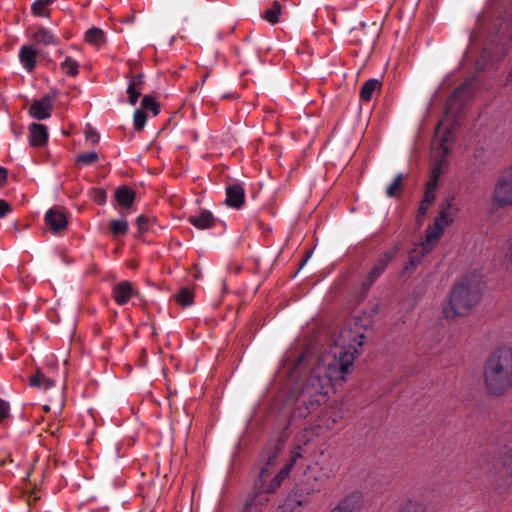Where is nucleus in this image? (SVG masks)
Instances as JSON below:
<instances>
[{"label": "nucleus", "mask_w": 512, "mask_h": 512, "mask_svg": "<svg viewBox=\"0 0 512 512\" xmlns=\"http://www.w3.org/2000/svg\"><path fill=\"white\" fill-rule=\"evenodd\" d=\"M354 356L349 352L334 354L330 361L313 369L304 383H297L288 393L285 409L288 412L286 423L281 428L277 439L269 443L262 451L260 461L264 463L262 468L275 465L276 459L289 439L292 432L304 426V420L308 415L314 414L322 404L326 402L327 392L331 381L342 378L353 364Z\"/></svg>", "instance_id": "nucleus-1"}, {"label": "nucleus", "mask_w": 512, "mask_h": 512, "mask_svg": "<svg viewBox=\"0 0 512 512\" xmlns=\"http://www.w3.org/2000/svg\"><path fill=\"white\" fill-rule=\"evenodd\" d=\"M296 441L297 445L291 451L290 461L273 478H271V473L267 468H261L259 476L255 481L253 492L245 502L243 512H261V507L269 500L268 494L274 493L280 487L297 459L303 456V453L306 451L304 446H307L311 441L306 427H304V432L296 437Z\"/></svg>", "instance_id": "nucleus-2"}, {"label": "nucleus", "mask_w": 512, "mask_h": 512, "mask_svg": "<svg viewBox=\"0 0 512 512\" xmlns=\"http://www.w3.org/2000/svg\"><path fill=\"white\" fill-rule=\"evenodd\" d=\"M483 377L490 394L502 395L512 384V350L501 347L492 352L485 363Z\"/></svg>", "instance_id": "nucleus-3"}, {"label": "nucleus", "mask_w": 512, "mask_h": 512, "mask_svg": "<svg viewBox=\"0 0 512 512\" xmlns=\"http://www.w3.org/2000/svg\"><path fill=\"white\" fill-rule=\"evenodd\" d=\"M484 283L475 273L466 275L451 290L449 307L444 310L447 318L465 316L481 299Z\"/></svg>", "instance_id": "nucleus-4"}, {"label": "nucleus", "mask_w": 512, "mask_h": 512, "mask_svg": "<svg viewBox=\"0 0 512 512\" xmlns=\"http://www.w3.org/2000/svg\"><path fill=\"white\" fill-rule=\"evenodd\" d=\"M510 42H512V28H510L503 17H498L489 31L487 44L476 62L478 69H484L488 62L492 61V52L490 51L489 45L503 46V48H505Z\"/></svg>", "instance_id": "nucleus-5"}, {"label": "nucleus", "mask_w": 512, "mask_h": 512, "mask_svg": "<svg viewBox=\"0 0 512 512\" xmlns=\"http://www.w3.org/2000/svg\"><path fill=\"white\" fill-rule=\"evenodd\" d=\"M492 209H505L512 206V165L503 169L498 175L492 195Z\"/></svg>", "instance_id": "nucleus-6"}, {"label": "nucleus", "mask_w": 512, "mask_h": 512, "mask_svg": "<svg viewBox=\"0 0 512 512\" xmlns=\"http://www.w3.org/2000/svg\"><path fill=\"white\" fill-rule=\"evenodd\" d=\"M475 93V80H466L459 86L446 102L445 112L447 115L452 116L455 120L461 118L465 107L473 98Z\"/></svg>", "instance_id": "nucleus-7"}, {"label": "nucleus", "mask_w": 512, "mask_h": 512, "mask_svg": "<svg viewBox=\"0 0 512 512\" xmlns=\"http://www.w3.org/2000/svg\"><path fill=\"white\" fill-rule=\"evenodd\" d=\"M438 217L435 219L434 227L436 233L433 235L435 238H439L444 228L451 224L458 212V208L454 205L453 199L446 200L439 207Z\"/></svg>", "instance_id": "nucleus-8"}, {"label": "nucleus", "mask_w": 512, "mask_h": 512, "mask_svg": "<svg viewBox=\"0 0 512 512\" xmlns=\"http://www.w3.org/2000/svg\"><path fill=\"white\" fill-rule=\"evenodd\" d=\"M329 477H330V471L320 467L318 465V463H316L313 466H309L305 473V479H306L307 483L310 480H313L314 483L311 484V486L307 489L302 487L300 489V491L306 492L307 494H309L310 492H316V491L318 492L325 485V483L329 479Z\"/></svg>", "instance_id": "nucleus-9"}, {"label": "nucleus", "mask_w": 512, "mask_h": 512, "mask_svg": "<svg viewBox=\"0 0 512 512\" xmlns=\"http://www.w3.org/2000/svg\"><path fill=\"white\" fill-rule=\"evenodd\" d=\"M505 451H499V459L502 463L501 477L505 476L506 479L502 483H497V488L512 491V448L498 443Z\"/></svg>", "instance_id": "nucleus-10"}, {"label": "nucleus", "mask_w": 512, "mask_h": 512, "mask_svg": "<svg viewBox=\"0 0 512 512\" xmlns=\"http://www.w3.org/2000/svg\"><path fill=\"white\" fill-rule=\"evenodd\" d=\"M45 224L54 234H59L68 226V219L64 211L59 207H52L44 217Z\"/></svg>", "instance_id": "nucleus-11"}, {"label": "nucleus", "mask_w": 512, "mask_h": 512, "mask_svg": "<svg viewBox=\"0 0 512 512\" xmlns=\"http://www.w3.org/2000/svg\"><path fill=\"white\" fill-rule=\"evenodd\" d=\"M54 95H45L40 99H35L30 108L29 114L37 120H45L51 116L53 110Z\"/></svg>", "instance_id": "nucleus-12"}, {"label": "nucleus", "mask_w": 512, "mask_h": 512, "mask_svg": "<svg viewBox=\"0 0 512 512\" xmlns=\"http://www.w3.org/2000/svg\"><path fill=\"white\" fill-rule=\"evenodd\" d=\"M245 198V189L241 184L234 183L226 187L225 203L227 206L240 210L245 204Z\"/></svg>", "instance_id": "nucleus-13"}, {"label": "nucleus", "mask_w": 512, "mask_h": 512, "mask_svg": "<svg viewBox=\"0 0 512 512\" xmlns=\"http://www.w3.org/2000/svg\"><path fill=\"white\" fill-rule=\"evenodd\" d=\"M38 50L32 45H23L19 50V61L22 67L31 73L34 71L37 65Z\"/></svg>", "instance_id": "nucleus-14"}, {"label": "nucleus", "mask_w": 512, "mask_h": 512, "mask_svg": "<svg viewBox=\"0 0 512 512\" xmlns=\"http://www.w3.org/2000/svg\"><path fill=\"white\" fill-rule=\"evenodd\" d=\"M188 222L195 228L200 230L213 228L217 222V218L206 209H200L195 215L188 218Z\"/></svg>", "instance_id": "nucleus-15"}, {"label": "nucleus", "mask_w": 512, "mask_h": 512, "mask_svg": "<svg viewBox=\"0 0 512 512\" xmlns=\"http://www.w3.org/2000/svg\"><path fill=\"white\" fill-rule=\"evenodd\" d=\"M135 290L132 283L122 281L113 287L112 297L118 305H125L134 295Z\"/></svg>", "instance_id": "nucleus-16"}, {"label": "nucleus", "mask_w": 512, "mask_h": 512, "mask_svg": "<svg viewBox=\"0 0 512 512\" xmlns=\"http://www.w3.org/2000/svg\"><path fill=\"white\" fill-rule=\"evenodd\" d=\"M47 127L40 123H32L29 126V143L34 147H41L47 143Z\"/></svg>", "instance_id": "nucleus-17"}, {"label": "nucleus", "mask_w": 512, "mask_h": 512, "mask_svg": "<svg viewBox=\"0 0 512 512\" xmlns=\"http://www.w3.org/2000/svg\"><path fill=\"white\" fill-rule=\"evenodd\" d=\"M31 39L35 44L43 46L57 45L59 43V38L54 35L48 28L43 26L36 28L31 36Z\"/></svg>", "instance_id": "nucleus-18"}, {"label": "nucleus", "mask_w": 512, "mask_h": 512, "mask_svg": "<svg viewBox=\"0 0 512 512\" xmlns=\"http://www.w3.org/2000/svg\"><path fill=\"white\" fill-rule=\"evenodd\" d=\"M361 506L360 493H352L345 497L331 512H356Z\"/></svg>", "instance_id": "nucleus-19"}, {"label": "nucleus", "mask_w": 512, "mask_h": 512, "mask_svg": "<svg viewBox=\"0 0 512 512\" xmlns=\"http://www.w3.org/2000/svg\"><path fill=\"white\" fill-rule=\"evenodd\" d=\"M301 493L303 492L301 491ZM306 503L307 500L303 497V495L295 492L287 496L283 504L280 506V509L281 512H300L301 507Z\"/></svg>", "instance_id": "nucleus-20"}, {"label": "nucleus", "mask_w": 512, "mask_h": 512, "mask_svg": "<svg viewBox=\"0 0 512 512\" xmlns=\"http://www.w3.org/2000/svg\"><path fill=\"white\" fill-rule=\"evenodd\" d=\"M115 199L122 208H130L135 201V191L128 186H120L115 191Z\"/></svg>", "instance_id": "nucleus-21"}, {"label": "nucleus", "mask_w": 512, "mask_h": 512, "mask_svg": "<svg viewBox=\"0 0 512 512\" xmlns=\"http://www.w3.org/2000/svg\"><path fill=\"white\" fill-rule=\"evenodd\" d=\"M381 87L382 83L378 79L372 78L365 81L362 84L359 92L361 101L369 102L372 99L374 93L380 91Z\"/></svg>", "instance_id": "nucleus-22"}, {"label": "nucleus", "mask_w": 512, "mask_h": 512, "mask_svg": "<svg viewBox=\"0 0 512 512\" xmlns=\"http://www.w3.org/2000/svg\"><path fill=\"white\" fill-rule=\"evenodd\" d=\"M395 255L394 251H387L385 252L375 263L371 271L369 272V275L371 278L378 279L382 273L386 270L388 264L392 261L393 257Z\"/></svg>", "instance_id": "nucleus-23"}, {"label": "nucleus", "mask_w": 512, "mask_h": 512, "mask_svg": "<svg viewBox=\"0 0 512 512\" xmlns=\"http://www.w3.org/2000/svg\"><path fill=\"white\" fill-rule=\"evenodd\" d=\"M29 382H30L31 386L37 387L42 390H48L55 385V382L51 378L46 377L40 371H38L34 375H32L30 377Z\"/></svg>", "instance_id": "nucleus-24"}, {"label": "nucleus", "mask_w": 512, "mask_h": 512, "mask_svg": "<svg viewBox=\"0 0 512 512\" xmlns=\"http://www.w3.org/2000/svg\"><path fill=\"white\" fill-rule=\"evenodd\" d=\"M109 226L114 238L126 235L129 230L128 222L125 219H113Z\"/></svg>", "instance_id": "nucleus-25"}, {"label": "nucleus", "mask_w": 512, "mask_h": 512, "mask_svg": "<svg viewBox=\"0 0 512 512\" xmlns=\"http://www.w3.org/2000/svg\"><path fill=\"white\" fill-rule=\"evenodd\" d=\"M55 0H35L31 5V13L36 17H48L49 11L44 8L51 5Z\"/></svg>", "instance_id": "nucleus-26"}, {"label": "nucleus", "mask_w": 512, "mask_h": 512, "mask_svg": "<svg viewBox=\"0 0 512 512\" xmlns=\"http://www.w3.org/2000/svg\"><path fill=\"white\" fill-rule=\"evenodd\" d=\"M85 41L94 45H100L104 42V32L99 28L93 27L85 33Z\"/></svg>", "instance_id": "nucleus-27"}, {"label": "nucleus", "mask_w": 512, "mask_h": 512, "mask_svg": "<svg viewBox=\"0 0 512 512\" xmlns=\"http://www.w3.org/2000/svg\"><path fill=\"white\" fill-rule=\"evenodd\" d=\"M61 69L68 76L75 77L79 73V64L72 57H66L64 62L61 63Z\"/></svg>", "instance_id": "nucleus-28"}, {"label": "nucleus", "mask_w": 512, "mask_h": 512, "mask_svg": "<svg viewBox=\"0 0 512 512\" xmlns=\"http://www.w3.org/2000/svg\"><path fill=\"white\" fill-rule=\"evenodd\" d=\"M403 186V175L397 174L391 184L386 189V195L390 198H394L399 195L400 190Z\"/></svg>", "instance_id": "nucleus-29"}, {"label": "nucleus", "mask_w": 512, "mask_h": 512, "mask_svg": "<svg viewBox=\"0 0 512 512\" xmlns=\"http://www.w3.org/2000/svg\"><path fill=\"white\" fill-rule=\"evenodd\" d=\"M140 109H143L144 111L150 110L154 116L160 113V106L158 102H156L154 97L150 95L143 96Z\"/></svg>", "instance_id": "nucleus-30"}, {"label": "nucleus", "mask_w": 512, "mask_h": 512, "mask_svg": "<svg viewBox=\"0 0 512 512\" xmlns=\"http://www.w3.org/2000/svg\"><path fill=\"white\" fill-rule=\"evenodd\" d=\"M193 298H194V293L188 287L181 288L176 296L177 302L183 306L191 305L193 302Z\"/></svg>", "instance_id": "nucleus-31"}, {"label": "nucleus", "mask_w": 512, "mask_h": 512, "mask_svg": "<svg viewBox=\"0 0 512 512\" xmlns=\"http://www.w3.org/2000/svg\"><path fill=\"white\" fill-rule=\"evenodd\" d=\"M280 13H281V6L277 2H274L272 7L265 11L264 18L268 22H270L272 24H276L279 22Z\"/></svg>", "instance_id": "nucleus-32"}, {"label": "nucleus", "mask_w": 512, "mask_h": 512, "mask_svg": "<svg viewBox=\"0 0 512 512\" xmlns=\"http://www.w3.org/2000/svg\"><path fill=\"white\" fill-rule=\"evenodd\" d=\"M147 121V114L143 109H136L133 115V124L136 131H141Z\"/></svg>", "instance_id": "nucleus-33"}, {"label": "nucleus", "mask_w": 512, "mask_h": 512, "mask_svg": "<svg viewBox=\"0 0 512 512\" xmlns=\"http://www.w3.org/2000/svg\"><path fill=\"white\" fill-rule=\"evenodd\" d=\"M98 158V154L95 151H91L88 153L79 154L76 158V161L84 165H92L98 160Z\"/></svg>", "instance_id": "nucleus-34"}, {"label": "nucleus", "mask_w": 512, "mask_h": 512, "mask_svg": "<svg viewBox=\"0 0 512 512\" xmlns=\"http://www.w3.org/2000/svg\"><path fill=\"white\" fill-rule=\"evenodd\" d=\"M154 222V219H151L145 215H139L136 219V225L138 227V230L142 233L147 232L150 229L151 224H153Z\"/></svg>", "instance_id": "nucleus-35"}, {"label": "nucleus", "mask_w": 512, "mask_h": 512, "mask_svg": "<svg viewBox=\"0 0 512 512\" xmlns=\"http://www.w3.org/2000/svg\"><path fill=\"white\" fill-rule=\"evenodd\" d=\"M437 185H434L433 183H426L425 186V193L423 197V203L426 205H430L435 200V190Z\"/></svg>", "instance_id": "nucleus-36"}, {"label": "nucleus", "mask_w": 512, "mask_h": 512, "mask_svg": "<svg viewBox=\"0 0 512 512\" xmlns=\"http://www.w3.org/2000/svg\"><path fill=\"white\" fill-rule=\"evenodd\" d=\"M91 198L94 202H96L99 205H104L107 200V194L106 191L102 188H93L91 190Z\"/></svg>", "instance_id": "nucleus-37"}, {"label": "nucleus", "mask_w": 512, "mask_h": 512, "mask_svg": "<svg viewBox=\"0 0 512 512\" xmlns=\"http://www.w3.org/2000/svg\"><path fill=\"white\" fill-rule=\"evenodd\" d=\"M442 161L436 163L433 165L432 169H431V174H430V178H429V181L427 183H433L434 185H437L438 184V180L442 174Z\"/></svg>", "instance_id": "nucleus-38"}, {"label": "nucleus", "mask_w": 512, "mask_h": 512, "mask_svg": "<svg viewBox=\"0 0 512 512\" xmlns=\"http://www.w3.org/2000/svg\"><path fill=\"white\" fill-rule=\"evenodd\" d=\"M424 506L415 501H407L400 512H424Z\"/></svg>", "instance_id": "nucleus-39"}, {"label": "nucleus", "mask_w": 512, "mask_h": 512, "mask_svg": "<svg viewBox=\"0 0 512 512\" xmlns=\"http://www.w3.org/2000/svg\"><path fill=\"white\" fill-rule=\"evenodd\" d=\"M143 89L127 87L128 94V102L130 105L134 106L138 102L139 97L141 96Z\"/></svg>", "instance_id": "nucleus-40"}, {"label": "nucleus", "mask_w": 512, "mask_h": 512, "mask_svg": "<svg viewBox=\"0 0 512 512\" xmlns=\"http://www.w3.org/2000/svg\"><path fill=\"white\" fill-rule=\"evenodd\" d=\"M10 416V404L0 398V425Z\"/></svg>", "instance_id": "nucleus-41"}, {"label": "nucleus", "mask_w": 512, "mask_h": 512, "mask_svg": "<svg viewBox=\"0 0 512 512\" xmlns=\"http://www.w3.org/2000/svg\"><path fill=\"white\" fill-rule=\"evenodd\" d=\"M143 85H144V76H143V74L133 75L130 78L129 84H128L129 87L139 88V89H143Z\"/></svg>", "instance_id": "nucleus-42"}, {"label": "nucleus", "mask_w": 512, "mask_h": 512, "mask_svg": "<svg viewBox=\"0 0 512 512\" xmlns=\"http://www.w3.org/2000/svg\"><path fill=\"white\" fill-rule=\"evenodd\" d=\"M377 279L371 278V276L368 274L367 277L362 281L361 283V289H362V295L365 296L370 288L373 286Z\"/></svg>", "instance_id": "nucleus-43"}, {"label": "nucleus", "mask_w": 512, "mask_h": 512, "mask_svg": "<svg viewBox=\"0 0 512 512\" xmlns=\"http://www.w3.org/2000/svg\"><path fill=\"white\" fill-rule=\"evenodd\" d=\"M422 255H410L409 256V262L405 266V271H410V269L416 267L421 262Z\"/></svg>", "instance_id": "nucleus-44"}, {"label": "nucleus", "mask_w": 512, "mask_h": 512, "mask_svg": "<svg viewBox=\"0 0 512 512\" xmlns=\"http://www.w3.org/2000/svg\"><path fill=\"white\" fill-rule=\"evenodd\" d=\"M505 265H506V269L512 273V235L509 240V247H508V253L506 254V258H505Z\"/></svg>", "instance_id": "nucleus-45"}, {"label": "nucleus", "mask_w": 512, "mask_h": 512, "mask_svg": "<svg viewBox=\"0 0 512 512\" xmlns=\"http://www.w3.org/2000/svg\"><path fill=\"white\" fill-rule=\"evenodd\" d=\"M12 211L11 205L3 199H0V218L5 217Z\"/></svg>", "instance_id": "nucleus-46"}, {"label": "nucleus", "mask_w": 512, "mask_h": 512, "mask_svg": "<svg viewBox=\"0 0 512 512\" xmlns=\"http://www.w3.org/2000/svg\"><path fill=\"white\" fill-rule=\"evenodd\" d=\"M8 171L6 168L0 166V187L4 186L7 182Z\"/></svg>", "instance_id": "nucleus-47"}, {"label": "nucleus", "mask_w": 512, "mask_h": 512, "mask_svg": "<svg viewBox=\"0 0 512 512\" xmlns=\"http://www.w3.org/2000/svg\"><path fill=\"white\" fill-rule=\"evenodd\" d=\"M87 139L90 140L93 144H96L98 143L100 136L96 131L91 130L87 133Z\"/></svg>", "instance_id": "nucleus-48"}, {"label": "nucleus", "mask_w": 512, "mask_h": 512, "mask_svg": "<svg viewBox=\"0 0 512 512\" xmlns=\"http://www.w3.org/2000/svg\"><path fill=\"white\" fill-rule=\"evenodd\" d=\"M380 311V304L379 303H375L373 305H371L370 307V311H369V315L370 317H373L375 315H377Z\"/></svg>", "instance_id": "nucleus-49"}, {"label": "nucleus", "mask_w": 512, "mask_h": 512, "mask_svg": "<svg viewBox=\"0 0 512 512\" xmlns=\"http://www.w3.org/2000/svg\"><path fill=\"white\" fill-rule=\"evenodd\" d=\"M428 206L429 205H426L423 203V201L421 202V205L418 209V216H425L426 213H427V210H428Z\"/></svg>", "instance_id": "nucleus-50"}, {"label": "nucleus", "mask_w": 512, "mask_h": 512, "mask_svg": "<svg viewBox=\"0 0 512 512\" xmlns=\"http://www.w3.org/2000/svg\"><path fill=\"white\" fill-rule=\"evenodd\" d=\"M506 87L512 91V72L508 75Z\"/></svg>", "instance_id": "nucleus-51"}, {"label": "nucleus", "mask_w": 512, "mask_h": 512, "mask_svg": "<svg viewBox=\"0 0 512 512\" xmlns=\"http://www.w3.org/2000/svg\"><path fill=\"white\" fill-rule=\"evenodd\" d=\"M440 148L442 149V154L443 156L446 155L448 153V149L444 146L443 143H441L440 145Z\"/></svg>", "instance_id": "nucleus-52"}, {"label": "nucleus", "mask_w": 512, "mask_h": 512, "mask_svg": "<svg viewBox=\"0 0 512 512\" xmlns=\"http://www.w3.org/2000/svg\"><path fill=\"white\" fill-rule=\"evenodd\" d=\"M359 26L362 30H364L367 27V24L365 22H360Z\"/></svg>", "instance_id": "nucleus-53"}, {"label": "nucleus", "mask_w": 512, "mask_h": 512, "mask_svg": "<svg viewBox=\"0 0 512 512\" xmlns=\"http://www.w3.org/2000/svg\"><path fill=\"white\" fill-rule=\"evenodd\" d=\"M353 42H354L355 44H360V43H361V40H360V39H354V40H353Z\"/></svg>", "instance_id": "nucleus-54"}, {"label": "nucleus", "mask_w": 512, "mask_h": 512, "mask_svg": "<svg viewBox=\"0 0 512 512\" xmlns=\"http://www.w3.org/2000/svg\"><path fill=\"white\" fill-rule=\"evenodd\" d=\"M356 30H357V28H356V27H351V28H350V33L354 32V31H356Z\"/></svg>", "instance_id": "nucleus-55"}, {"label": "nucleus", "mask_w": 512, "mask_h": 512, "mask_svg": "<svg viewBox=\"0 0 512 512\" xmlns=\"http://www.w3.org/2000/svg\"><path fill=\"white\" fill-rule=\"evenodd\" d=\"M473 39H474V35H473V34H471V35H470V41L472 42V41H473Z\"/></svg>", "instance_id": "nucleus-56"}, {"label": "nucleus", "mask_w": 512, "mask_h": 512, "mask_svg": "<svg viewBox=\"0 0 512 512\" xmlns=\"http://www.w3.org/2000/svg\"><path fill=\"white\" fill-rule=\"evenodd\" d=\"M484 116V112H481L479 118L481 119Z\"/></svg>", "instance_id": "nucleus-57"}, {"label": "nucleus", "mask_w": 512, "mask_h": 512, "mask_svg": "<svg viewBox=\"0 0 512 512\" xmlns=\"http://www.w3.org/2000/svg\"><path fill=\"white\" fill-rule=\"evenodd\" d=\"M44 410L48 411V410H49V407H48V406H45V407H44Z\"/></svg>", "instance_id": "nucleus-58"}]
</instances>
